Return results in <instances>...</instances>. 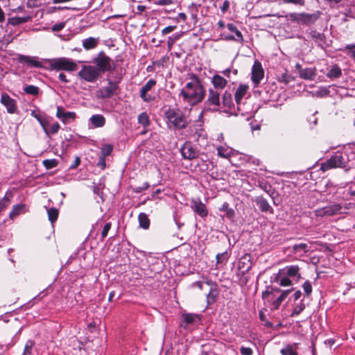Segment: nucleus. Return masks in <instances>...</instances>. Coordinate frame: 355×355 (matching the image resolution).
<instances>
[{"label": "nucleus", "mask_w": 355, "mask_h": 355, "mask_svg": "<svg viewBox=\"0 0 355 355\" xmlns=\"http://www.w3.org/2000/svg\"><path fill=\"white\" fill-rule=\"evenodd\" d=\"M189 80L190 81L181 89L180 96L182 97L184 102L190 105H195L204 99L205 89L197 75L191 73Z\"/></svg>", "instance_id": "1"}, {"label": "nucleus", "mask_w": 355, "mask_h": 355, "mask_svg": "<svg viewBox=\"0 0 355 355\" xmlns=\"http://www.w3.org/2000/svg\"><path fill=\"white\" fill-rule=\"evenodd\" d=\"M349 157V155L345 151L336 152L321 164L320 169L322 171H327L332 168H341L348 171L351 168Z\"/></svg>", "instance_id": "2"}, {"label": "nucleus", "mask_w": 355, "mask_h": 355, "mask_svg": "<svg viewBox=\"0 0 355 355\" xmlns=\"http://www.w3.org/2000/svg\"><path fill=\"white\" fill-rule=\"evenodd\" d=\"M166 122L175 130L186 128L189 120L188 116L179 109H168L164 112Z\"/></svg>", "instance_id": "3"}, {"label": "nucleus", "mask_w": 355, "mask_h": 355, "mask_svg": "<svg viewBox=\"0 0 355 355\" xmlns=\"http://www.w3.org/2000/svg\"><path fill=\"white\" fill-rule=\"evenodd\" d=\"M106 80L107 82V85L101 87L96 92V96L99 98H110L114 95H117L120 92V87L119 84L121 82V78L112 80L107 78Z\"/></svg>", "instance_id": "4"}, {"label": "nucleus", "mask_w": 355, "mask_h": 355, "mask_svg": "<svg viewBox=\"0 0 355 355\" xmlns=\"http://www.w3.org/2000/svg\"><path fill=\"white\" fill-rule=\"evenodd\" d=\"M220 92L216 89H209L207 98L204 103V111H218L220 106Z\"/></svg>", "instance_id": "5"}, {"label": "nucleus", "mask_w": 355, "mask_h": 355, "mask_svg": "<svg viewBox=\"0 0 355 355\" xmlns=\"http://www.w3.org/2000/svg\"><path fill=\"white\" fill-rule=\"evenodd\" d=\"M321 12L316 11L313 13H291L289 17L292 21L298 24L309 25L314 24L320 17Z\"/></svg>", "instance_id": "6"}, {"label": "nucleus", "mask_w": 355, "mask_h": 355, "mask_svg": "<svg viewBox=\"0 0 355 355\" xmlns=\"http://www.w3.org/2000/svg\"><path fill=\"white\" fill-rule=\"evenodd\" d=\"M51 67L56 71H74L78 69V65L70 58H60L53 60Z\"/></svg>", "instance_id": "7"}, {"label": "nucleus", "mask_w": 355, "mask_h": 355, "mask_svg": "<svg viewBox=\"0 0 355 355\" xmlns=\"http://www.w3.org/2000/svg\"><path fill=\"white\" fill-rule=\"evenodd\" d=\"M78 76L88 83H95L101 75L95 66L84 65L78 71Z\"/></svg>", "instance_id": "8"}, {"label": "nucleus", "mask_w": 355, "mask_h": 355, "mask_svg": "<svg viewBox=\"0 0 355 355\" xmlns=\"http://www.w3.org/2000/svg\"><path fill=\"white\" fill-rule=\"evenodd\" d=\"M111 59L107 56L104 53H100L96 58L94 59V63L96 64V69L98 71V73L101 75L105 71H110L111 67Z\"/></svg>", "instance_id": "9"}, {"label": "nucleus", "mask_w": 355, "mask_h": 355, "mask_svg": "<svg viewBox=\"0 0 355 355\" xmlns=\"http://www.w3.org/2000/svg\"><path fill=\"white\" fill-rule=\"evenodd\" d=\"M180 153L185 159H193L198 157L199 151L189 141H186L180 148Z\"/></svg>", "instance_id": "10"}, {"label": "nucleus", "mask_w": 355, "mask_h": 355, "mask_svg": "<svg viewBox=\"0 0 355 355\" xmlns=\"http://www.w3.org/2000/svg\"><path fill=\"white\" fill-rule=\"evenodd\" d=\"M342 206L340 204H332L317 210V215L319 216H330L338 214L341 212Z\"/></svg>", "instance_id": "11"}, {"label": "nucleus", "mask_w": 355, "mask_h": 355, "mask_svg": "<svg viewBox=\"0 0 355 355\" xmlns=\"http://www.w3.org/2000/svg\"><path fill=\"white\" fill-rule=\"evenodd\" d=\"M55 116L64 124L73 121L76 118V114L74 112L66 111L62 106L57 107Z\"/></svg>", "instance_id": "12"}, {"label": "nucleus", "mask_w": 355, "mask_h": 355, "mask_svg": "<svg viewBox=\"0 0 355 355\" xmlns=\"http://www.w3.org/2000/svg\"><path fill=\"white\" fill-rule=\"evenodd\" d=\"M263 75L264 71L261 63L258 61H255L252 66L251 73V79L255 87L258 86L260 83L261 80L263 78Z\"/></svg>", "instance_id": "13"}, {"label": "nucleus", "mask_w": 355, "mask_h": 355, "mask_svg": "<svg viewBox=\"0 0 355 355\" xmlns=\"http://www.w3.org/2000/svg\"><path fill=\"white\" fill-rule=\"evenodd\" d=\"M156 80L154 79H150L140 89L139 96L144 102H151L154 100V97L148 92L156 85Z\"/></svg>", "instance_id": "14"}, {"label": "nucleus", "mask_w": 355, "mask_h": 355, "mask_svg": "<svg viewBox=\"0 0 355 355\" xmlns=\"http://www.w3.org/2000/svg\"><path fill=\"white\" fill-rule=\"evenodd\" d=\"M300 267L297 265H291L284 267L280 270L279 273L281 275L288 276V277L293 278L298 281L301 278L300 273Z\"/></svg>", "instance_id": "15"}, {"label": "nucleus", "mask_w": 355, "mask_h": 355, "mask_svg": "<svg viewBox=\"0 0 355 355\" xmlns=\"http://www.w3.org/2000/svg\"><path fill=\"white\" fill-rule=\"evenodd\" d=\"M1 103L6 107L8 113L14 114L17 111L16 101L12 98L8 94L3 93L1 94Z\"/></svg>", "instance_id": "16"}, {"label": "nucleus", "mask_w": 355, "mask_h": 355, "mask_svg": "<svg viewBox=\"0 0 355 355\" xmlns=\"http://www.w3.org/2000/svg\"><path fill=\"white\" fill-rule=\"evenodd\" d=\"M252 200L256 203L257 206L259 207L261 211L265 213L268 212L270 214L274 213L272 207L270 205L267 200L263 196H257Z\"/></svg>", "instance_id": "17"}, {"label": "nucleus", "mask_w": 355, "mask_h": 355, "mask_svg": "<svg viewBox=\"0 0 355 355\" xmlns=\"http://www.w3.org/2000/svg\"><path fill=\"white\" fill-rule=\"evenodd\" d=\"M191 208L193 211L199 215L200 217H206L208 214V211L204 203L200 200H192Z\"/></svg>", "instance_id": "18"}, {"label": "nucleus", "mask_w": 355, "mask_h": 355, "mask_svg": "<svg viewBox=\"0 0 355 355\" xmlns=\"http://www.w3.org/2000/svg\"><path fill=\"white\" fill-rule=\"evenodd\" d=\"M249 90V86L248 85L241 84L236 89L234 94V99L237 104L238 109L241 103L242 99L248 94Z\"/></svg>", "instance_id": "19"}, {"label": "nucleus", "mask_w": 355, "mask_h": 355, "mask_svg": "<svg viewBox=\"0 0 355 355\" xmlns=\"http://www.w3.org/2000/svg\"><path fill=\"white\" fill-rule=\"evenodd\" d=\"M250 255L249 254H245L239 260V268L242 270L241 273L243 275L245 272H248L252 268V262L250 261Z\"/></svg>", "instance_id": "20"}, {"label": "nucleus", "mask_w": 355, "mask_h": 355, "mask_svg": "<svg viewBox=\"0 0 355 355\" xmlns=\"http://www.w3.org/2000/svg\"><path fill=\"white\" fill-rule=\"evenodd\" d=\"M89 122L93 128H98L105 125L106 119L102 114H96L89 118Z\"/></svg>", "instance_id": "21"}, {"label": "nucleus", "mask_w": 355, "mask_h": 355, "mask_svg": "<svg viewBox=\"0 0 355 355\" xmlns=\"http://www.w3.org/2000/svg\"><path fill=\"white\" fill-rule=\"evenodd\" d=\"M220 105L222 104L224 107L231 110L234 107V102L232 93L230 91H225L220 98Z\"/></svg>", "instance_id": "22"}, {"label": "nucleus", "mask_w": 355, "mask_h": 355, "mask_svg": "<svg viewBox=\"0 0 355 355\" xmlns=\"http://www.w3.org/2000/svg\"><path fill=\"white\" fill-rule=\"evenodd\" d=\"M211 83L214 85L213 89H216L218 91H221L227 85V81L225 78L220 75L216 74L212 77Z\"/></svg>", "instance_id": "23"}, {"label": "nucleus", "mask_w": 355, "mask_h": 355, "mask_svg": "<svg viewBox=\"0 0 355 355\" xmlns=\"http://www.w3.org/2000/svg\"><path fill=\"white\" fill-rule=\"evenodd\" d=\"M190 134L195 140L198 141L200 138H205V130L201 124H196L189 127Z\"/></svg>", "instance_id": "24"}, {"label": "nucleus", "mask_w": 355, "mask_h": 355, "mask_svg": "<svg viewBox=\"0 0 355 355\" xmlns=\"http://www.w3.org/2000/svg\"><path fill=\"white\" fill-rule=\"evenodd\" d=\"M183 322L181 326L184 328H187L189 324H193L197 321L200 320V317L197 314L194 313H184L182 315Z\"/></svg>", "instance_id": "25"}, {"label": "nucleus", "mask_w": 355, "mask_h": 355, "mask_svg": "<svg viewBox=\"0 0 355 355\" xmlns=\"http://www.w3.org/2000/svg\"><path fill=\"white\" fill-rule=\"evenodd\" d=\"M281 292L280 289L278 288H271L270 290H266L262 293V298L266 300L268 302L271 304L272 306V302L275 300L276 293Z\"/></svg>", "instance_id": "26"}, {"label": "nucleus", "mask_w": 355, "mask_h": 355, "mask_svg": "<svg viewBox=\"0 0 355 355\" xmlns=\"http://www.w3.org/2000/svg\"><path fill=\"white\" fill-rule=\"evenodd\" d=\"M27 211L26 205L25 204H19L13 206L10 212V218L13 220L20 214H25Z\"/></svg>", "instance_id": "27"}, {"label": "nucleus", "mask_w": 355, "mask_h": 355, "mask_svg": "<svg viewBox=\"0 0 355 355\" xmlns=\"http://www.w3.org/2000/svg\"><path fill=\"white\" fill-rule=\"evenodd\" d=\"M316 75V69L313 67L305 68L303 70H301V73L299 76L304 80H313L315 79Z\"/></svg>", "instance_id": "28"}, {"label": "nucleus", "mask_w": 355, "mask_h": 355, "mask_svg": "<svg viewBox=\"0 0 355 355\" xmlns=\"http://www.w3.org/2000/svg\"><path fill=\"white\" fill-rule=\"evenodd\" d=\"M291 290H286L281 293V294L275 298V300L272 302V306H271L272 310L277 309L282 302L286 299L288 295L291 293Z\"/></svg>", "instance_id": "29"}, {"label": "nucleus", "mask_w": 355, "mask_h": 355, "mask_svg": "<svg viewBox=\"0 0 355 355\" xmlns=\"http://www.w3.org/2000/svg\"><path fill=\"white\" fill-rule=\"evenodd\" d=\"M342 76V69L336 64L334 65L326 73V76L331 79L338 78Z\"/></svg>", "instance_id": "30"}, {"label": "nucleus", "mask_w": 355, "mask_h": 355, "mask_svg": "<svg viewBox=\"0 0 355 355\" xmlns=\"http://www.w3.org/2000/svg\"><path fill=\"white\" fill-rule=\"evenodd\" d=\"M19 60L21 62H26L31 66L35 67H42V63L40 61L35 60L33 58L27 55H20Z\"/></svg>", "instance_id": "31"}, {"label": "nucleus", "mask_w": 355, "mask_h": 355, "mask_svg": "<svg viewBox=\"0 0 355 355\" xmlns=\"http://www.w3.org/2000/svg\"><path fill=\"white\" fill-rule=\"evenodd\" d=\"M258 186L265 192L268 193L271 197L273 198V195L275 193V189L272 188V185L268 184L264 180H258Z\"/></svg>", "instance_id": "32"}, {"label": "nucleus", "mask_w": 355, "mask_h": 355, "mask_svg": "<svg viewBox=\"0 0 355 355\" xmlns=\"http://www.w3.org/2000/svg\"><path fill=\"white\" fill-rule=\"evenodd\" d=\"M98 38L88 37L83 40V46L86 50L94 49L98 44Z\"/></svg>", "instance_id": "33"}, {"label": "nucleus", "mask_w": 355, "mask_h": 355, "mask_svg": "<svg viewBox=\"0 0 355 355\" xmlns=\"http://www.w3.org/2000/svg\"><path fill=\"white\" fill-rule=\"evenodd\" d=\"M31 19L30 16H24V17H13L8 18V23L12 26H17L19 24H24L28 21Z\"/></svg>", "instance_id": "34"}, {"label": "nucleus", "mask_w": 355, "mask_h": 355, "mask_svg": "<svg viewBox=\"0 0 355 355\" xmlns=\"http://www.w3.org/2000/svg\"><path fill=\"white\" fill-rule=\"evenodd\" d=\"M138 220L139 223V227L148 230L150 226V220L145 213H140L138 216Z\"/></svg>", "instance_id": "35"}, {"label": "nucleus", "mask_w": 355, "mask_h": 355, "mask_svg": "<svg viewBox=\"0 0 355 355\" xmlns=\"http://www.w3.org/2000/svg\"><path fill=\"white\" fill-rule=\"evenodd\" d=\"M309 251V247L306 243H299L293 245L292 252L294 254H300L302 255Z\"/></svg>", "instance_id": "36"}, {"label": "nucleus", "mask_w": 355, "mask_h": 355, "mask_svg": "<svg viewBox=\"0 0 355 355\" xmlns=\"http://www.w3.org/2000/svg\"><path fill=\"white\" fill-rule=\"evenodd\" d=\"M227 28L228 30L235 33L236 39L235 41L242 43L243 42V37L241 32L237 29L236 26L233 24H227Z\"/></svg>", "instance_id": "37"}, {"label": "nucleus", "mask_w": 355, "mask_h": 355, "mask_svg": "<svg viewBox=\"0 0 355 355\" xmlns=\"http://www.w3.org/2000/svg\"><path fill=\"white\" fill-rule=\"evenodd\" d=\"M218 295L217 287L210 288L209 293L207 295V302L208 305H211L216 302Z\"/></svg>", "instance_id": "38"}, {"label": "nucleus", "mask_w": 355, "mask_h": 355, "mask_svg": "<svg viewBox=\"0 0 355 355\" xmlns=\"http://www.w3.org/2000/svg\"><path fill=\"white\" fill-rule=\"evenodd\" d=\"M280 354L282 355H298L297 351H296L294 346L291 344H287L281 349Z\"/></svg>", "instance_id": "39"}, {"label": "nucleus", "mask_w": 355, "mask_h": 355, "mask_svg": "<svg viewBox=\"0 0 355 355\" xmlns=\"http://www.w3.org/2000/svg\"><path fill=\"white\" fill-rule=\"evenodd\" d=\"M218 155L220 157L228 158L232 155V149L227 147L219 146L217 148Z\"/></svg>", "instance_id": "40"}, {"label": "nucleus", "mask_w": 355, "mask_h": 355, "mask_svg": "<svg viewBox=\"0 0 355 355\" xmlns=\"http://www.w3.org/2000/svg\"><path fill=\"white\" fill-rule=\"evenodd\" d=\"M353 197L355 198V189H354L353 186L351 185L343 191L342 199L344 200H348Z\"/></svg>", "instance_id": "41"}, {"label": "nucleus", "mask_w": 355, "mask_h": 355, "mask_svg": "<svg viewBox=\"0 0 355 355\" xmlns=\"http://www.w3.org/2000/svg\"><path fill=\"white\" fill-rule=\"evenodd\" d=\"M47 214L49 221L53 224L58 219V210L54 207H51L47 210Z\"/></svg>", "instance_id": "42"}, {"label": "nucleus", "mask_w": 355, "mask_h": 355, "mask_svg": "<svg viewBox=\"0 0 355 355\" xmlns=\"http://www.w3.org/2000/svg\"><path fill=\"white\" fill-rule=\"evenodd\" d=\"M138 123L146 128L150 124L149 117L146 112H142L138 116Z\"/></svg>", "instance_id": "43"}, {"label": "nucleus", "mask_w": 355, "mask_h": 355, "mask_svg": "<svg viewBox=\"0 0 355 355\" xmlns=\"http://www.w3.org/2000/svg\"><path fill=\"white\" fill-rule=\"evenodd\" d=\"M34 346L35 342L32 340H28L26 343L22 355H33L32 352Z\"/></svg>", "instance_id": "44"}, {"label": "nucleus", "mask_w": 355, "mask_h": 355, "mask_svg": "<svg viewBox=\"0 0 355 355\" xmlns=\"http://www.w3.org/2000/svg\"><path fill=\"white\" fill-rule=\"evenodd\" d=\"M24 90L26 94L37 96L39 94V88L37 86L32 85L26 86Z\"/></svg>", "instance_id": "45"}, {"label": "nucleus", "mask_w": 355, "mask_h": 355, "mask_svg": "<svg viewBox=\"0 0 355 355\" xmlns=\"http://www.w3.org/2000/svg\"><path fill=\"white\" fill-rule=\"evenodd\" d=\"M42 164L46 169H51L58 166V162L55 159H44Z\"/></svg>", "instance_id": "46"}, {"label": "nucleus", "mask_w": 355, "mask_h": 355, "mask_svg": "<svg viewBox=\"0 0 355 355\" xmlns=\"http://www.w3.org/2000/svg\"><path fill=\"white\" fill-rule=\"evenodd\" d=\"M277 282L282 286H288L292 285V282L288 276L281 275L277 278Z\"/></svg>", "instance_id": "47"}, {"label": "nucleus", "mask_w": 355, "mask_h": 355, "mask_svg": "<svg viewBox=\"0 0 355 355\" xmlns=\"http://www.w3.org/2000/svg\"><path fill=\"white\" fill-rule=\"evenodd\" d=\"M113 150V147L110 144H105L103 145L101 148V155L103 156L104 157H106L107 156L110 155Z\"/></svg>", "instance_id": "48"}, {"label": "nucleus", "mask_w": 355, "mask_h": 355, "mask_svg": "<svg viewBox=\"0 0 355 355\" xmlns=\"http://www.w3.org/2000/svg\"><path fill=\"white\" fill-rule=\"evenodd\" d=\"M229 257H230V255L227 251L224 252L223 253L218 254L216 257V263H225L228 260Z\"/></svg>", "instance_id": "49"}, {"label": "nucleus", "mask_w": 355, "mask_h": 355, "mask_svg": "<svg viewBox=\"0 0 355 355\" xmlns=\"http://www.w3.org/2000/svg\"><path fill=\"white\" fill-rule=\"evenodd\" d=\"M304 309L305 305L302 301L295 306L291 315L293 317L294 315H299Z\"/></svg>", "instance_id": "50"}, {"label": "nucleus", "mask_w": 355, "mask_h": 355, "mask_svg": "<svg viewBox=\"0 0 355 355\" xmlns=\"http://www.w3.org/2000/svg\"><path fill=\"white\" fill-rule=\"evenodd\" d=\"M31 116H33L34 118H35L38 121V122L40 123V125L43 127L45 132L48 133V130L45 127V121L42 119V117L38 113H37V112L35 110L32 111Z\"/></svg>", "instance_id": "51"}, {"label": "nucleus", "mask_w": 355, "mask_h": 355, "mask_svg": "<svg viewBox=\"0 0 355 355\" xmlns=\"http://www.w3.org/2000/svg\"><path fill=\"white\" fill-rule=\"evenodd\" d=\"M309 35L315 41H322L324 38L323 34L316 31L315 30H311L309 32Z\"/></svg>", "instance_id": "52"}, {"label": "nucleus", "mask_w": 355, "mask_h": 355, "mask_svg": "<svg viewBox=\"0 0 355 355\" xmlns=\"http://www.w3.org/2000/svg\"><path fill=\"white\" fill-rule=\"evenodd\" d=\"M302 288L304 291V295L306 296L309 297L312 293V285H311V282L309 280H306L304 283Z\"/></svg>", "instance_id": "53"}, {"label": "nucleus", "mask_w": 355, "mask_h": 355, "mask_svg": "<svg viewBox=\"0 0 355 355\" xmlns=\"http://www.w3.org/2000/svg\"><path fill=\"white\" fill-rule=\"evenodd\" d=\"M111 227L112 223L110 222L105 224L101 232V240L104 239L107 236L108 232L111 229Z\"/></svg>", "instance_id": "54"}, {"label": "nucleus", "mask_w": 355, "mask_h": 355, "mask_svg": "<svg viewBox=\"0 0 355 355\" xmlns=\"http://www.w3.org/2000/svg\"><path fill=\"white\" fill-rule=\"evenodd\" d=\"M148 187H149V184L148 182H144L141 186L134 187L132 189V190L135 193H139L143 191L146 190Z\"/></svg>", "instance_id": "55"}, {"label": "nucleus", "mask_w": 355, "mask_h": 355, "mask_svg": "<svg viewBox=\"0 0 355 355\" xmlns=\"http://www.w3.org/2000/svg\"><path fill=\"white\" fill-rule=\"evenodd\" d=\"M292 80L293 78L287 73H283L279 78V81L285 85L288 84Z\"/></svg>", "instance_id": "56"}, {"label": "nucleus", "mask_w": 355, "mask_h": 355, "mask_svg": "<svg viewBox=\"0 0 355 355\" xmlns=\"http://www.w3.org/2000/svg\"><path fill=\"white\" fill-rule=\"evenodd\" d=\"M329 91L326 87H322L320 89V90L317 91L314 96L318 97H322L324 96H326L329 94Z\"/></svg>", "instance_id": "57"}, {"label": "nucleus", "mask_w": 355, "mask_h": 355, "mask_svg": "<svg viewBox=\"0 0 355 355\" xmlns=\"http://www.w3.org/2000/svg\"><path fill=\"white\" fill-rule=\"evenodd\" d=\"M284 3H292L297 6H304L305 0H282Z\"/></svg>", "instance_id": "58"}, {"label": "nucleus", "mask_w": 355, "mask_h": 355, "mask_svg": "<svg viewBox=\"0 0 355 355\" xmlns=\"http://www.w3.org/2000/svg\"><path fill=\"white\" fill-rule=\"evenodd\" d=\"M64 26H65V23L60 22V23H58V24H54L51 27V29L54 32H58V31H60L62 30Z\"/></svg>", "instance_id": "59"}, {"label": "nucleus", "mask_w": 355, "mask_h": 355, "mask_svg": "<svg viewBox=\"0 0 355 355\" xmlns=\"http://www.w3.org/2000/svg\"><path fill=\"white\" fill-rule=\"evenodd\" d=\"M97 166L102 170L105 169L106 167L105 157L100 156L97 162Z\"/></svg>", "instance_id": "60"}, {"label": "nucleus", "mask_w": 355, "mask_h": 355, "mask_svg": "<svg viewBox=\"0 0 355 355\" xmlns=\"http://www.w3.org/2000/svg\"><path fill=\"white\" fill-rule=\"evenodd\" d=\"M8 202L9 199L6 196H4V198L0 200V212L7 207Z\"/></svg>", "instance_id": "61"}, {"label": "nucleus", "mask_w": 355, "mask_h": 355, "mask_svg": "<svg viewBox=\"0 0 355 355\" xmlns=\"http://www.w3.org/2000/svg\"><path fill=\"white\" fill-rule=\"evenodd\" d=\"M240 351L242 355H252L253 353V351L251 348L243 346L241 347Z\"/></svg>", "instance_id": "62"}, {"label": "nucleus", "mask_w": 355, "mask_h": 355, "mask_svg": "<svg viewBox=\"0 0 355 355\" xmlns=\"http://www.w3.org/2000/svg\"><path fill=\"white\" fill-rule=\"evenodd\" d=\"M60 128V127L59 123L58 122H55L51 126L50 132L51 134H56L58 132Z\"/></svg>", "instance_id": "63"}, {"label": "nucleus", "mask_w": 355, "mask_h": 355, "mask_svg": "<svg viewBox=\"0 0 355 355\" xmlns=\"http://www.w3.org/2000/svg\"><path fill=\"white\" fill-rule=\"evenodd\" d=\"M176 28L175 26H168L162 31V35H166L172 31H173Z\"/></svg>", "instance_id": "64"}]
</instances>
